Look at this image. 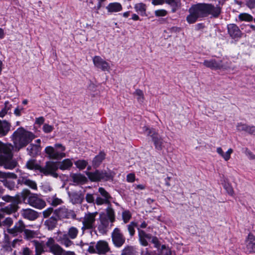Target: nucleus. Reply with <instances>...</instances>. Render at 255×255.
Wrapping results in <instances>:
<instances>
[{
    "instance_id": "f257e3e1",
    "label": "nucleus",
    "mask_w": 255,
    "mask_h": 255,
    "mask_svg": "<svg viewBox=\"0 0 255 255\" xmlns=\"http://www.w3.org/2000/svg\"><path fill=\"white\" fill-rule=\"evenodd\" d=\"M221 8L210 3H199L192 5L189 9V14L186 20L189 24L195 23L199 18L207 17L211 15L218 17L221 13Z\"/></svg>"
},
{
    "instance_id": "f03ea898",
    "label": "nucleus",
    "mask_w": 255,
    "mask_h": 255,
    "mask_svg": "<svg viewBox=\"0 0 255 255\" xmlns=\"http://www.w3.org/2000/svg\"><path fill=\"white\" fill-rule=\"evenodd\" d=\"M35 137L32 132L25 130L22 127L18 128L12 135L14 147L17 150L26 146Z\"/></svg>"
},
{
    "instance_id": "7ed1b4c3",
    "label": "nucleus",
    "mask_w": 255,
    "mask_h": 255,
    "mask_svg": "<svg viewBox=\"0 0 255 255\" xmlns=\"http://www.w3.org/2000/svg\"><path fill=\"white\" fill-rule=\"evenodd\" d=\"M14 148L11 144H3L0 141V166L7 169H12L16 166L17 162L12 159V150Z\"/></svg>"
},
{
    "instance_id": "20e7f679",
    "label": "nucleus",
    "mask_w": 255,
    "mask_h": 255,
    "mask_svg": "<svg viewBox=\"0 0 255 255\" xmlns=\"http://www.w3.org/2000/svg\"><path fill=\"white\" fill-rule=\"evenodd\" d=\"M79 234V230L75 227L71 226L68 229L67 233L58 232L56 240L61 245L66 248H69L74 246L73 242L71 240L77 238Z\"/></svg>"
},
{
    "instance_id": "39448f33",
    "label": "nucleus",
    "mask_w": 255,
    "mask_h": 255,
    "mask_svg": "<svg viewBox=\"0 0 255 255\" xmlns=\"http://www.w3.org/2000/svg\"><path fill=\"white\" fill-rule=\"evenodd\" d=\"M21 197L24 201L27 199L28 203L34 208L41 209L46 206L44 200L40 198L37 195L31 194L28 189H24L21 192Z\"/></svg>"
},
{
    "instance_id": "423d86ee",
    "label": "nucleus",
    "mask_w": 255,
    "mask_h": 255,
    "mask_svg": "<svg viewBox=\"0 0 255 255\" xmlns=\"http://www.w3.org/2000/svg\"><path fill=\"white\" fill-rule=\"evenodd\" d=\"M98 214V213L97 211L94 212H88L85 213L83 217L81 218L82 224L81 230L82 234H84L86 230H93L95 228L96 217Z\"/></svg>"
},
{
    "instance_id": "0eeeda50",
    "label": "nucleus",
    "mask_w": 255,
    "mask_h": 255,
    "mask_svg": "<svg viewBox=\"0 0 255 255\" xmlns=\"http://www.w3.org/2000/svg\"><path fill=\"white\" fill-rule=\"evenodd\" d=\"M65 149V147L62 144L56 143L54 145V147L51 146L46 147L45 152L49 158L59 159L66 156V154L64 152Z\"/></svg>"
},
{
    "instance_id": "6e6552de",
    "label": "nucleus",
    "mask_w": 255,
    "mask_h": 255,
    "mask_svg": "<svg viewBox=\"0 0 255 255\" xmlns=\"http://www.w3.org/2000/svg\"><path fill=\"white\" fill-rule=\"evenodd\" d=\"M57 170V162L47 161L44 167L40 166L39 171L45 175H51L54 178L58 176L56 172Z\"/></svg>"
},
{
    "instance_id": "1a4fd4ad",
    "label": "nucleus",
    "mask_w": 255,
    "mask_h": 255,
    "mask_svg": "<svg viewBox=\"0 0 255 255\" xmlns=\"http://www.w3.org/2000/svg\"><path fill=\"white\" fill-rule=\"evenodd\" d=\"M113 244L117 248L121 247L125 243L126 239L119 228H115L112 233Z\"/></svg>"
},
{
    "instance_id": "9d476101",
    "label": "nucleus",
    "mask_w": 255,
    "mask_h": 255,
    "mask_svg": "<svg viewBox=\"0 0 255 255\" xmlns=\"http://www.w3.org/2000/svg\"><path fill=\"white\" fill-rule=\"evenodd\" d=\"M86 175L90 180L94 182L101 180H108L111 178V175L109 173L99 170H96L94 172H87Z\"/></svg>"
},
{
    "instance_id": "9b49d317",
    "label": "nucleus",
    "mask_w": 255,
    "mask_h": 255,
    "mask_svg": "<svg viewBox=\"0 0 255 255\" xmlns=\"http://www.w3.org/2000/svg\"><path fill=\"white\" fill-rule=\"evenodd\" d=\"M46 246L54 255H62L64 253L63 248L58 244H56L54 239L52 238L48 239Z\"/></svg>"
},
{
    "instance_id": "f8f14e48",
    "label": "nucleus",
    "mask_w": 255,
    "mask_h": 255,
    "mask_svg": "<svg viewBox=\"0 0 255 255\" xmlns=\"http://www.w3.org/2000/svg\"><path fill=\"white\" fill-rule=\"evenodd\" d=\"M55 213L58 218L60 219H75L76 217V214L73 210H69L65 207L56 210Z\"/></svg>"
},
{
    "instance_id": "ddd939ff",
    "label": "nucleus",
    "mask_w": 255,
    "mask_h": 255,
    "mask_svg": "<svg viewBox=\"0 0 255 255\" xmlns=\"http://www.w3.org/2000/svg\"><path fill=\"white\" fill-rule=\"evenodd\" d=\"M93 62L94 66L103 71L109 72L111 69L110 64L99 56H95L93 57Z\"/></svg>"
},
{
    "instance_id": "4468645a",
    "label": "nucleus",
    "mask_w": 255,
    "mask_h": 255,
    "mask_svg": "<svg viewBox=\"0 0 255 255\" xmlns=\"http://www.w3.org/2000/svg\"><path fill=\"white\" fill-rule=\"evenodd\" d=\"M26 226L22 220H19L16 222L14 226L10 229H8L7 231L8 233L11 235L13 237H16L18 234L24 232Z\"/></svg>"
},
{
    "instance_id": "2eb2a0df",
    "label": "nucleus",
    "mask_w": 255,
    "mask_h": 255,
    "mask_svg": "<svg viewBox=\"0 0 255 255\" xmlns=\"http://www.w3.org/2000/svg\"><path fill=\"white\" fill-rule=\"evenodd\" d=\"M70 202L73 205L81 204L84 199V194L81 191L68 192Z\"/></svg>"
},
{
    "instance_id": "dca6fc26",
    "label": "nucleus",
    "mask_w": 255,
    "mask_h": 255,
    "mask_svg": "<svg viewBox=\"0 0 255 255\" xmlns=\"http://www.w3.org/2000/svg\"><path fill=\"white\" fill-rule=\"evenodd\" d=\"M203 64L206 67L213 70L226 68V66L223 64L222 60L218 61L215 59L204 60Z\"/></svg>"
},
{
    "instance_id": "f3484780",
    "label": "nucleus",
    "mask_w": 255,
    "mask_h": 255,
    "mask_svg": "<svg viewBox=\"0 0 255 255\" xmlns=\"http://www.w3.org/2000/svg\"><path fill=\"white\" fill-rule=\"evenodd\" d=\"M245 250L248 253H255V237L249 234L245 241Z\"/></svg>"
},
{
    "instance_id": "a211bd4d",
    "label": "nucleus",
    "mask_w": 255,
    "mask_h": 255,
    "mask_svg": "<svg viewBox=\"0 0 255 255\" xmlns=\"http://www.w3.org/2000/svg\"><path fill=\"white\" fill-rule=\"evenodd\" d=\"M20 214L24 219L29 221H34L38 217V213L29 208L22 209L20 211Z\"/></svg>"
},
{
    "instance_id": "6ab92c4d",
    "label": "nucleus",
    "mask_w": 255,
    "mask_h": 255,
    "mask_svg": "<svg viewBox=\"0 0 255 255\" xmlns=\"http://www.w3.org/2000/svg\"><path fill=\"white\" fill-rule=\"evenodd\" d=\"M228 32L233 39L241 37L242 33L239 27L235 24L231 23L227 25Z\"/></svg>"
},
{
    "instance_id": "aec40b11",
    "label": "nucleus",
    "mask_w": 255,
    "mask_h": 255,
    "mask_svg": "<svg viewBox=\"0 0 255 255\" xmlns=\"http://www.w3.org/2000/svg\"><path fill=\"white\" fill-rule=\"evenodd\" d=\"M18 183L20 184H23L29 187L31 189L36 190L37 186L36 183L28 178L26 175L21 174L18 179Z\"/></svg>"
},
{
    "instance_id": "412c9836",
    "label": "nucleus",
    "mask_w": 255,
    "mask_h": 255,
    "mask_svg": "<svg viewBox=\"0 0 255 255\" xmlns=\"http://www.w3.org/2000/svg\"><path fill=\"white\" fill-rule=\"evenodd\" d=\"M152 141L156 149L161 150L164 147V141L162 137L156 132H154L152 135Z\"/></svg>"
},
{
    "instance_id": "4be33fe9",
    "label": "nucleus",
    "mask_w": 255,
    "mask_h": 255,
    "mask_svg": "<svg viewBox=\"0 0 255 255\" xmlns=\"http://www.w3.org/2000/svg\"><path fill=\"white\" fill-rule=\"evenodd\" d=\"M97 254L105 255L110 250L108 243L105 241H99L96 244Z\"/></svg>"
},
{
    "instance_id": "5701e85b",
    "label": "nucleus",
    "mask_w": 255,
    "mask_h": 255,
    "mask_svg": "<svg viewBox=\"0 0 255 255\" xmlns=\"http://www.w3.org/2000/svg\"><path fill=\"white\" fill-rule=\"evenodd\" d=\"M137 230L139 241L140 245L144 247L147 246L148 243L146 240L151 238V235L146 234L144 231L141 230L139 228H137Z\"/></svg>"
},
{
    "instance_id": "b1692460",
    "label": "nucleus",
    "mask_w": 255,
    "mask_h": 255,
    "mask_svg": "<svg viewBox=\"0 0 255 255\" xmlns=\"http://www.w3.org/2000/svg\"><path fill=\"white\" fill-rule=\"evenodd\" d=\"M106 8L108 12L112 13L119 12L122 11L123 6L119 2H114L108 4Z\"/></svg>"
},
{
    "instance_id": "393cba45",
    "label": "nucleus",
    "mask_w": 255,
    "mask_h": 255,
    "mask_svg": "<svg viewBox=\"0 0 255 255\" xmlns=\"http://www.w3.org/2000/svg\"><path fill=\"white\" fill-rule=\"evenodd\" d=\"M73 165V162L70 159H65L62 161L57 162V169L62 170H69Z\"/></svg>"
},
{
    "instance_id": "a878e982",
    "label": "nucleus",
    "mask_w": 255,
    "mask_h": 255,
    "mask_svg": "<svg viewBox=\"0 0 255 255\" xmlns=\"http://www.w3.org/2000/svg\"><path fill=\"white\" fill-rule=\"evenodd\" d=\"M106 217L109 219L110 222H111V227L113 225V223L116 220V215L114 209L112 207L111 204L109 206H108L107 208L106 209Z\"/></svg>"
},
{
    "instance_id": "bb28decb",
    "label": "nucleus",
    "mask_w": 255,
    "mask_h": 255,
    "mask_svg": "<svg viewBox=\"0 0 255 255\" xmlns=\"http://www.w3.org/2000/svg\"><path fill=\"white\" fill-rule=\"evenodd\" d=\"M72 181L76 184H84L86 182L87 178L80 173H74L71 175Z\"/></svg>"
},
{
    "instance_id": "cd10ccee",
    "label": "nucleus",
    "mask_w": 255,
    "mask_h": 255,
    "mask_svg": "<svg viewBox=\"0 0 255 255\" xmlns=\"http://www.w3.org/2000/svg\"><path fill=\"white\" fill-rule=\"evenodd\" d=\"M57 224V220L56 217L52 216L44 222L46 228L50 231L53 230Z\"/></svg>"
},
{
    "instance_id": "c85d7f7f",
    "label": "nucleus",
    "mask_w": 255,
    "mask_h": 255,
    "mask_svg": "<svg viewBox=\"0 0 255 255\" xmlns=\"http://www.w3.org/2000/svg\"><path fill=\"white\" fill-rule=\"evenodd\" d=\"M18 209L17 205L15 203H12L8 206L2 208L0 209V211L5 213L6 214H11L17 211Z\"/></svg>"
},
{
    "instance_id": "c756f323",
    "label": "nucleus",
    "mask_w": 255,
    "mask_h": 255,
    "mask_svg": "<svg viewBox=\"0 0 255 255\" xmlns=\"http://www.w3.org/2000/svg\"><path fill=\"white\" fill-rule=\"evenodd\" d=\"M105 155L106 154L104 152H100L93 159L92 161L93 166L95 168L98 167L105 159Z\"/></svg>"
},
{
    "instance_id": "7c9ffc66",
    "label": "nucleus",
    "mask_w": 255,
    "mask_h": 255,
    "mask_svg": "<svg viewBox=\"0 0 255 255\" xmlns=\"http://www.w3.org/2000/svg\"><path fill=\"white\" fill-rule=\"evenodd\" d=\"M9 130L10 125L5 121H0V135H5Z\"/></svg>"
},
{
    "instance_id": "2f4dec72",
    "label": "nucleus",
    "mask_w": 255,
    "mask_h": 255,
    "mask_svg": "<svg viewBox=\"0 0 255 255\" xmlns=\"http://www.w3.org/2000/svg\"><path fill=\"white\" fill-rule=\"evenodd\" d=\"M13 221L11 218L7 217L4 218L2 212H0V227L10 226L12 224Z\"/></svg>"
},
{
    "instance_id": "473e14b6",
    "label": "nucleus",
    "mask_w": 255,
    "mask_h": 255,
    "mask_svg": "<svg viewBox=\"0 0 255 255\" xmlns=\"http://www.w3.org/2000/svg\"><path fill=\"white\" fill-rule=\"evenodd\" d=\"M35 248V255H41L44 252V245L42 242L34 240L32 242Z\"/></svg>"
},
{
    "instance_id": "72a5a7b5",
    "label": "nucleus",
    "mask_w": 255,
    "mask_h": 255,
    "mask_svg": "<svg viewBox=\"0 0 255 255\" xmlns=\"http://www.w3.org/2000/svg\"><path fill=\"white\" fill-rule=\"evenodd\" d=\"M23 233L24 239L27 240L34 238L38 235L37 232L26 229H25Z\"/></svg>"
},
{
    "instance_id": "f704fd0d",
    "label": "nucleus",
    "mask_w": 255,
    "mask_h": 255,
    "mask_svg": "<svg viewBox=\"0 0 255 255\" xmlns=\"http://www.w3.org/2000/svg\"><path fill=\"white\" fill-rule=\"evenodd\" d=\"M100 225H99V229L100 230H105L108 228L110 226V222L108 218L107 217H101L100 219Z\"/></svg>"
},
{
    "instance_id": "c9c22d12",
    "label": "nucleus",
    "mask_w": 255,
    "mask_h": 255,
    "mask_svg": "<svg viewBox=\"0 0 255 255\" xmlns=\"http://www.w3.org/2000/svg\"><path fill=\"white\" fill-rule=\"evenodd\" d=\"M250 125L243 123H238L236 126L237 130L239 131H244L249 133Z\"/></svg>"
},
{
    "instance_id": "e433bc0d",
    "label": "nucleus",
    "mask_w": 255,
    "mask_h": 255,
    "mask_svg": "<svg viewBox=\"0 0 255 255\" xmlns=\"http://www.w3.org/2000/svg\"><path fill=\"white\" fill-rule=\"evenodd\" d=\"M238 18L241 21L250 22L253 20V17L251 14L245 12L240 13Z\"/></svg>"
},
{
    "instance_id": "4c0bfd02",
    "label": "nucleus",
    "mask_w": 255,
    "mask_h": 255,
    "mask_svg": "<svg viewBox=\"0 0 255 255\" xmlns=\"http://www.w3.org/2000/svg\"><path fill=\"white\" fill-rule=\"evenodd\" d=\"M95 203L97 206H101L104 204H106L108 206H109L111 204L110 200L100 196L97 197L96 199H95Z\"/></svg>"
},
{
    "instance_id": "58836bf2",
    "label": "nucleus",
    "mask_w": 255,
    "mask_h": 255,
    "mask_svg": "<svg viewBox=\"0 0 255 255\" xmlns=\"http://www.w3.org/2000/svg\"><path fill=\"white\" fill-rule=\"evenodd\" d=\"M165 3L172 6L173 8L172 10L175 12L176 8L180 5V0H165Z\"/></svg>"
},
{
    "instance_id": "ea45409f",
    "label": "nucleus",
    "mask_w": 255,
    "mask_h": 255,
    "mask_svg": "<svg viewBox=\"0 0 255 255\" xmlns=\"http://www.w3.org/2000/svg\"><path fill=\"white\" fill-rule=\"evenodd\" d=\"M134 8L136 12L141 15L145 14L146 10L145 5L143 3H138L134 5Z\"/></svg>"
},
{
    "instance_id": "a19ab883",
    "label": "nucleus",
    "mask_w": 255,
    "mask_h": 255,
    "mask_svg": "<svg viewBox=\"0 0 255 255\" xmlns=\"http://www.w3.org/2000/svg\"><path fill=\"white\" fill-rule=\"evenodd\" d=\"M121 255H135V251L132 247L127 246L122 251Z\"/></svg>"
},
{
    "instance_id": "79ce46f5",
    "label": "nucleus",
    "mask_w": 255,
    "mask_h": 255,
    "mask_svg": "<svg viewBox=\"0 0 255 255\" xmlns=\"http://www.w3.org/2000/svg\"><path fill=\"white\" fill-rule=\"evenodd\" d=\"M26 166L27 168L30 170H38L39 171L40 165L36 164L34 160H30L26 163Z\"/></svg>"
},
{
    "instance_id": "37998d69",
    "label": "nucleus",
    "mask_w": 255,
    "mask_h": 255,
    "mask_svg": "<svg viewBox=\"0 0 255 255\" xmlns=\"http://www.w3.org/2000/svg\"><path fill=\"white\" fill-rule=\"evenodd\" d=\"M134 95L136 96L137 101L139 103H142L144 100L143 92L140 89H136L133 93Z\"/></svg>"
},
{
    "instance_id": "c03bdc74",
    "label": "nucleus",
    "mask_w": 255,
    "mask_h": 255,
    "mask_svg": "<svg viewBox=\"0 0 255 255\" xmlns=\"http://www.w3.org/2000/svg\"><path fill=\"white\" fill-rule=\"evenodd\" d=\"M2 182L5 187L7 188L10 190H14L15 186V182L14 181L4 179L2 181Z\"/></svg>"
},
{
    "instance_id": "a18cd8bd",
    "label": "nucleus",
    "mask_w": 255,
    "mask_h": 255,
    "mask_svg": "<svg viewBox=\"0 0 255 255\" xmlns=\"http://www.w3.org/2000/svg\"><path fill=\"white\" fill-rule=\"evenodd\" d=\"M137 226V224L135 222H131L128 224V232L131 237L133 236L135 234L134 228Z\"/></svg>"
},
{
    "instance_id": "49530a36",
    "label": "nucleus",
    "mask_w": 255,
    "mask_h": 255,
    "mask_svg": "<svg viewBox=\"0 0 255 255\" xmlns=\"http://www.w3.org/2000/svg\"><path fill=\"white\" fill-rule=\"evenodd\" d=\"M75 164L77 168L82 170L86 167L88 162L85 160H79L75 162Z\"/></svg>"
},
{
    "instance_id": "de8ad7c7",
    "label": "nucleus",
    "mask_w": 255,
    "mask_h": 255,
    "mask_svg": "<svg viewBox=\"0 0 255 255\" xmlns=\"http://www.w3.org/2000/svg\"><path fill=\"white\" fill-rule=\"evenodd\" d=\"M98 191L102 197H104L109 200H110L111 199L112 197L110 194L104 188H99Z\"/></svg>"
},
{
    "instance_id": "09e8293b",
    "label": "nucleus",
    "mask_w": 255,
    "mask_h": 255,
    "mask_svg": "<svg viewBox=\"0 0 255 255\" xmlns=\"http://www.w3.org/2000/svg\"><path fill=\"white\" fill-rule=\"evenodd\" d=\"M131 217V215L129 211H125L122 213L123 220L125 223H127L129 221Z\"/></svg>"
},
{
    "instance_id": "8fccbe9b",
    "label": "nucleus",
    "mask_w": 255,
    "mask_h": 255,
    "mask_svg": "<svg viewBox=\"0 0 255 255\" xmlns=\"http://www.w3.org/2000/svg\"><path fill=\"white\" fill-rule=\"evenodd\" d=\"M54 129L52 126L48 124H44L43 126L42 129L45 133H48L51 132Z\"/></svg>"
},
{
    "instance_id": "3c124183",
    "label": "nucleus",
    "mask_w": 255,
    "mask_h": 255,
    "mask_svg": "<svg viewBox=\"0 0 255 255\" xmlns=\"http://www.w3.org/2000/svg\"><path fill=\"white\" fill-rule=\"evenodd\" d=\"M233 152V150L232 148H229L228 150L224 153L222 158L225 160L228 161L230 159L231 154Z\"/></svg>"
},
{
    "instance_id": "603ef678",
    "label": "nucleus",
    "mask_w": 255,
    "mask_h": 255,
    "mask_svg": "<svg viewBox=\"0 0 255 255\" xmlns=\"http://www.w3.org/2000/svg\"><path fill=\"white\" fill-rule=\"evenodd\" d=\"M154 13L156 16H164L167 14V12L165 9H161L155 10Z\"/></svg>"
},
{
    "instance_id": "864d4df0",
    "label": "nucleus",
    "mask_w": 255,
    "mask_h": 255,
    "mask_svg": "<svg viewBox=\"0 0 255 255\" xmlns=\"http://www.w3.org/2000/svg\"><path fill=\"white\" fill-rule=\"evenodd\" d=\"M63 203L62 200L61 199L56 198V197H53L51 199V204L52 205L54 206H56L59 205Z\"/></svg>"
},
{
    "instance_id": "5fc2aeb1",
    "label": "nucleus",
    "mask_w": 255,
    "mask_h": 255,
    "mask_svg": "<svg viewBox=\"0 0 255 255\" xmlns=\"http://www.w3.org/2000/svg\"><path fill=\"white\" fill-rule=\"evenodd\" d=\"M85 199L88 203H93L94 201H95L93 195L91 193H87L86 195Z\"/></svg>"
},
{
    "instance_id": "6e6d98bb",
    "label": "nucleus",
    "mask_w": 255,
    "mask_h": 255,
    "mask_svg": "<svg viewBox=\"0 0 255 255\" xmlns=\"http://www.w3.org/2000/svg\"><path fill=\"white\" fill-rule=\"evenodd\" d=\"M2 199L3 201L7 202L14 203L15 201V198L9 195L3 196L2 197Z\"/></svg>"
},
{
    "instance_id": "4d7b16f0",
    "label": "nucleus",
    "mask_w": 255,
    "mask_h": 255,
    "mask_svg": "<svg viewBox=\"0 0 255 255\" xmlns=\"http://www.w3.org/2000/svg\"><path fill=\"white\" fill-rule=\"evenodd\" d=\"M143 131L144 132H146L147 135H148V136H151V135H152V134L154 132H156L155 131V130L153 128L152 129H149L146 126H145L143 128Z\"/></svg>"
},
{
    "instance_id": "13d9d810",
    "label": "nucleus",
    "mask_w": 255,
    "mask_h": 255,
    "mask_svg": "<svg viewBox=\"0 0 255 255\" xmlns=\"http://www.w3.org/2000/svg\"><path fill=\"white\" fill-rule=\"evenodd\" d=\"M53 212V208H48L47 209L45 210L43 212V216L44 218H47L49 217L51 214Z\"/></svg>"
},
{
    "instance_id": "bf43d9fd",
    "label": "nucleus",
    "mask_w": 255,
    "mask_h": 255,
    "mask_svg": "<svg viewBox=\"0 0 255 255\" xmlns=\"http://www.w3.org/2000/svg\"><path fill=\"white\" fill-rule=\"evenodd\" d=\"M135 180V175L133 173H129L127 176V181L128 182H133Z\"/></svg>"
},
{
    "instance_id": "052dcab7",
    "label": "nucleus",
    "mask_w": 255,
    "mask_h": 255,
    "mask_svg": "<svg viewBox=\"0 0 255 255\" xmlns=\"http://www.w3.org/2000/svg\"><path fill=\"white\" fill-rule=\"evenodd\" d=\"M32 253V251H31L27 247L24 248L22 249V255H31Z\"/></svg>"
},
{
    "instance_id": "680f3d73",
    "label": "nucleus",
    "mask_w": 255,
    "mask_h": 255,
    "mask_svg": "<svg viewBox=\"0 0 255 255\" xmlns=\"http://www.w3.org/2000/svg\"><path fill=\"white\" fill-rule=\"evenodd\" d=\"M88 251L90 254H97V250L96 248V246L90 245L88 249Z\"/></svg>"
},
{
    "instance_id": "e2e57ef3",
    "label": "nucleus",
    "mask_w": 255,
    "mask_h": 255,
    "mask_svg": "<svg viewBox=\"0 0 255 255\" xmlns=\"http://www.w3.org/2000/svg\"><path fill=\"white\" fill-rule=\"evenodd\" d=\"M225 188L229 194L233 195L234 193V190L232 187L229 184L225 185Z\"/></svg>"
},
{
    "instance_id": "0e129e2a",
    "label": "nucleus",
    "mask_w": 255,
    "mask_h": 255,
    "mask_svg": "<svg viewBox=\"0 0 255 255\" xmlns=\"http://www.w3.org/2000/svg\"><path fill=\"white\" fill-rule=\"evenodd\" d=\"M44 118L43 117H40L36 119L35 124L41 125L44 123Z\"/></svg>"
},
{
    "instance_id": "69168bd1",
    "label": "nucleus",
    "mask_w": 255,
    "mask_h": 255,
    "mask_svg": "<svg viewBox=\"0 0 255 255\" xmlns=\"http://www.w3.org/2000/svg\"><path fill=\"white\" fill-rule=\"evenodd\" d=\"M5 174H6L5 178L7 177L11 178L12 179H16L17 178L16 175L13 173H11V172L6 173L5 172Z\"/></svg>"
},
{
    "instance_id": "338daca9",
    "label": "nucleus",
    "mask_w": 255,
    "mask_h": 255,
    "mask_svg": "<svg viewBox=\"0 0 255 255\" xmlns=\"http://www.w3.org/2000/svg\"><path fill=\"white\" fill-rule=\"evenodd\" d=\"M247 5L250 8L255 7V0H249L247 2Z\"/></svg>"
},
{
    "instance_id": "774afa93",
    "label": "nucleus",
    "mask_w": 255,
    "mask_h": 255,
    "mask_svg": "<svg viewBox=\"0 0 255 255\" xmlns=\"http://www.w3.org/2000/svg\"><path fill=\"white\" fill-rule=\"evenodd\" d=\"M248 134L255 136V126H251Z\"/></svg>"
}]
</instances>
